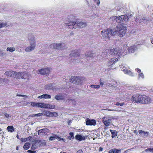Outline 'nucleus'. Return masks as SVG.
Segmentation results:
<instances>
[{
  "label": "nucleus",
  "instance_id": "1",
  "mask_svg": "<svg viewBox=\"0 0 153 153\" xmlns=\"http://www.w3.org/2000/svg\"><path fill=\"white\" fill-rule=\"evenodd\" d=\"M126 30V27L120 24L117 26L115 30L109 28L106 30L102 31L101 34L103 37L110 38L111 36H115L118 32L119 36L122 37L125 34Z\"/></svg>",
  "mask_w": 153,
  "mask_h": 153
},
{
  "label": "nucleus",
  "instance_id": "2",
  "mask_svg": "<svg viewBox=\"0 0 153 153\" xmlns=\"http://www.w3.org/2000/svg\"><path fill=\"white\" fill-rule=\"evenodd\" d=\"M123 50L120 48H116L110 50V53L112 55H114L118 57L124 56V52Z\"/></svg>",
  "mask_w": 153,
  "mask_h": 153
},
{
  "label": "nucleus",
  "instance_id": "3",
  "mask_svg": "<svg viewBox=\"0 0 153 153\" xmlns=\"http://www.w3.org/2000/svg\"><path fill=\"white\" fill-rule=\"evenodd\" d=\"M113 19H115L116 22L118 23H121L123 21L127 22L128 19V17L126 15H121L118 16H114L112 18Z\"/></svg>",
  "mask_w": 153,
  "mask_h": 153
},
{
  "label": "nucleus",
  "instance_id": "4",
  "mask_svg": "<svg viewBox=\"0 0 153 153\" xmlns=\"http://www.w3.org/2000/svg\"><path fill=\"white\" fill-rule=\"evenodd\" d=\"M143 95L137 94L134 95L131 98V99L134 102H139L142 103Z\"/></svg>",
  "mask_w": 153,
  "mask_h": 153
},
{
  "label": "nucleus",
  "instance_id": "5",
  "mask_svg": "<svg viewBox=\"0 0 153 153\" xmlns=\"http://www.w3.org/2000/svg\"><path fill=\"white\" fill-rule=\"evenodd\" d=\"M120 68L122 71L125 74H127L131 76H133L134 74L130 70H128L129 67L126 64H123L120 66Z\"/></svg>",
  "mask_w": 153,
  "mask_h": 153
},
{
  "label": "nucleus",
  "instance_id": "6",
  "mask_svg": "<svg viewBox=\"0 0 153 153\" xmlns=\"http://www.w3.org/2000/svg\"><path fill=\"white\" fill-rule=\"evenodd\" d=\"M118 59L116 58H113L109 60L107 63V65L108 66H111L110 68L111 69L115 68V67H113V65L115 64V63L117 62Z\"/></svg>",
  "mask_w": 153,
  "mask_h": 153
},
{
  "label": "nucleus",
  "instance_id": "7",
  "mask_svg": "<svg viewBox=\"0 0 153 153\" xmlns=\"http://www.w3.org/2000/svg\"><path fill=\"white\" fill-rule=\"evenodd\" d=\"M113 119V117H109L108 118H106L105 120V117L103 118V120H102V122L106 126H108L111 125L112 123L111 122V119Z\"/></svg>",
  "mask_w": 153,
  "mask_h": 153
},
{
  "label": "nucleus",
  "instance_id": "8",
  "mask_svg": "<svg viewBox=\"0 0 153 153\" xmlns=\"http://www.w3.org/2000/svg\"><path fill=\"white\" fill-rule=\"evenodd\" d=\"M35 43L34 41L30 42V45L27 47L25 49V51L27 52H30L35 49Z\"/></svg>",
  "mask_w": 153,
  "mask_h": 153
},
{
  "label": "nucleus",
  "instance_id": "9",
  "mask_svg": "<svg viewBox=\"0 0 153 153\" xmlns=\"http://www.w3.org/2000/svg\"><path fill=\"white\" fill-rule=\"evenodd\" d=\"M76 21L73 22L70 21L68 23H65V26H68V27L69 28H75L76 29Z\"/></svg>",
  "mask_w": 153,
  "mask_h": 153
},
{
  "label": "nucleus",
  "instance_id": "10",
  "mask_svg": "<svg viewBox=\"0 0 153 153\" xmlns=\"http://www.w3.org/2000/svg\"><path fill=\"white\" fill-rule=\"evenodd\" d=\"M49 130L46 128L40 129L38 131V134L40 136L45 135L49 133Z\"/></svg>",
  "mask_w": 153,
  "mask_h": 153
},
{
  "label": "nucleus",
  "instance_id": "11",
  "mask_svg": "<svg viewBox=\"0 0 153 153\" xmlns=\"http://www.w3.org/2000/svg\"><path fill=\"white\" fill-rule=\"evenodd\" d=\"M64 44L62 43H54L51 45V48H53L54 49H62L64 46Z\"/></svg>",
  "mask_w": 153,
  "mask_h": 153
},
{
  "label": "nucleus",
  "instance_id": "12",
  "mask_svg": "<svg viewBox=\"0 0 153 153\" xmlns=\"http://www.w3.org/2000/svg\"><path fill=\"white\" fill-rule=\"evenodd\" d=\"M151 102L152 100L150 97L145 95H143L142 103L148 104L150 103Z\"/></svg>",
  "mask_w": 153,
  "mask_h": 153
},
{
  "label": "nucleus",
  "instance_id": "13",
  "mask_svg": "<svg viewBox=\"0 0 153 153\" xmlns=\"http://www.w3.org/2000/svg\"><path fill=\"white\" fill-rule=\"evenodd\" d=\"M46 104L43 103H36L32 102L31 103V105L33 107H39L40 108H45Z\"/></svg>",
  "mask_w": 153,
  "mask_h": 153
},
{
  "label": "nucleus",
  "instance_id": "14",
  "mask_svg": "<svg viewBox=\"0 0 153 153\" xmlns=\"http://www.w3.org/2000/svg\"><path fill=\"white\" fill-rule=\"evenodd\" d=\"M39 72L40 74L45 75L48 74L50 72V70L49 68H45L40 70Z\"/></svg>",
  "mask_w": 153,
  "mask_h": 153
},
{
  "label": "nucleus",
  "instance_id": "15",
  "mask_svg": "<svg viewBox=\"0 0 153 153\" xmlns=\"http://www.w3.org/2000/svg\"><path fill=\"white\" fill-rule=\"evenodd\" d=\"M15 73H16V71H6L4 74L7 76L14 77L15 76Z\"/></svg>",
  "mask_w": 153,
  "mask_h": 153
},
{
  "label": "nucleus",
  "instance_id": "16",
  "mask_svg": "<svg viewBox=\"0 0 153 153\" xmlns=\"http://www.w3.org/2000/svg\"><path fill=\"white\" fill-rule=\"evenodd\" d=\"M86 25H87L86 23L76 21V26L77 27L76 28H83L85 27Z\"/></svg>",
  "mask_w": 153,
  "mask_h": 153
},
{
  "label": "nucleus",
  "instance_id": "17",
  "mask_svg": "<svg viewBox=\"0 0 153 153\" xmlns=\"http://www.w3.org/2000/svg\"><path fill=\"white\" fill-rule=\"evenodd\" d=\"M86 124L87 125L94 126L96 124V121L94 120H91L89 119H87L86 121Z\"/></svg>",
  "mask_w": 153,
  "mask_h": 153
},
{
  "label": "nucleus",
  "instance_id": "18",
  "mask_svg": "<svg viewBox=\"0 0 153 153\" xmlns=\"http://www.w3.org/2000/svg\"><path fill=\"white\" fill-rule=\"evenodd\" d=\"M135 70L138 73V79H140L141 78L142 79H144V75L143 74L142 72H141L140 69L138 68H137L135 69Z\"/></svg>",
  "mask_w": 153,
  "mask_h": 153
},
{
  "label": "nucleus",
  "instance_id": "19",
  "mask_svg": "<svg viewBox=\"0 0 153 153\" xmlns=\"http://www.w3.org/2000/svg\"><path fill=\"white\" fill-rule=\"evenodd\" d=\"M55 139H57L59 141H60L61 140H62L63 141H65L64 139L63 138H61L60 137H59L57 135L54 134L53 135V136H51L49 138V140H54Z\"/></svg>",
  "mask_w": 153,
  "mask_h": 153
},
{
  "label": "nucleus",
  "instance_id": "20",
  "mask_svg": "<svg viewBox=\"0 0 153 153\" xmlns=\"http://www.w3.org/2000/svg\"><path fill=\"white\" fill-rule=\"evenodd\" d=\"M137 49V46L134 45L128 48V51L129 52L134 53L136 51Z\"/></svg>",
  "mask_w": 153,
  "mask_h": 153
},
{
  "label": "nucleus",
  "instance_id": "21",
  "mask_svg": "<svg viewBox=\"0 0 153 153\" xmlns=\"http://www.w3.org/2000/svg\"><path fill=\"white\" fill-rule=\"evenodd\" d=\"M38 98L39 99H50L51 98V96L50 95L47 94H43L39 96Z\"/></svg>",
  "mask_w": 153,
  "mask_h": 153
},
{
  "label": "nucleus",
  "instance_id": "22",
  "mask_svg": "<svg viewBox=\"0 0 153 153\" xmlns=\"http://www.w3.org/2000/svg\"><path fill=\"white\" fill-rule=\"evenodd\" d=\"M110 131L111 134V137L112 138L116 137L117 134V132L115 130L110 129Z\"/></svg>",
  "mask_w": 153,
  "mask_h": 153
},
{
  "label": "nucleus",
  "instance_id": "23",
  "mask_svg": "<svg viewBox=\"0 0 153 153\" xmlns=\"http://www.w3.org/2000/svg\"><path fill=\"white\" fill-rule=\"evenodd\" d=\"M120 152L121 150L116 149H111L109 151V153H120Z\"/></svg>",
  "mask_w": 153,
  "mask_h": 153
},
{
  "label": "nucleus",
  "instance_id": "24",
  "mask_svg": "<svg viewBox=\"0 0 153 153\" xmlns=\"http://www.w3.org/2000/svg\"><path fill=\"white\" fill-rule=\"evenodd\" d=\"M30 76V74L26 72L22 73V79H26Z\"/></svg>",
  "mask_w": 153,
  "mask_h": 153
},
{
  "label": "nucleus",
  "instance_id": "25",
  "mask_svg": "<svg viewBox=\"0 0 153 153\" xmlns=\"http://www.w3.org/2000/svg\"><path fill=\"white\" fill-rule=\"evenodd\" d=\"M75 139L79 141H81L85 139V137H83L81 135L78 134L75 136Z\"/></svg>",
  "mask_w": 153,
  "mask_h": 153
},
{
  "label": "nucleus",
  "instance_id": "26",
  "mask_svg": "<svg viewBox=\"0 0 153 153\" xmlns=\"http://www.w3.org/2000/svg\"><path fill=\"white\" fill-rule=\"evenodd\" d=\"M30 146V143H26L24 144L23 148L25 150L28 149Z\"/></svg>",
  "mask_w": 153,
  "mask_h": 153
},
{
  "label": "nucleus",
  "instance_id": "27",
  "mask_svg": "<svg viewBox=\"0 0 153 153\" xmlns=\"http://www.w3.org/2000/svg\"><path fill=\"white\" fill-rule=\"evenodd\" d=\"M22 73L17 72H16V74L15 75V76L14 77V78L22 79Z\"/></svg>",
  "mask_w": 153,
  "mask_h": 153
},
{
  "label": "nucleus",
  "instance_id": "28",
  "mask_svg": "<svg viewBox=\"0 0 153 153\" xmlns=\"http://www.w3.org/2000/svg\"><path fill=\"white\" fill-rule=\"evenodd\" d=\"M55 98L57 100H59L63 99V97L60 94H58L56 95L55 97Z\"/></svg>",
  "mask_w": 153,
  "mask_h": 153
},
{
  "label": "nucleus",
  "instance_id": "29",
  "mask_svg": "<svg viewBox=\"0 0 153 153\" xmlns=\"http://www.w3.org/2000/svg\"><path fill=\"white\" fill-rule=\"evenodd\" d=\"M75 83L79 84L82 82V79L80 77H76Z\"/></svg>",
  "mask_w": 153,
  "mask_h": 153
},
{
  "label": "nucleus",
  "instance_id": "30",
  "mask_svg": "<svg viewBox=\"0 0 153 153\" xmlns=\"http://www.w3.org/2000/svg\"><path fill=\"white\" fill-rule=\"evenodd\" d=\"M55 105H52L50 104H46L45 108L48 109H53L55 108Z\"/></svg>",
  "mask_w": 153,
  "mask_h": 153
},
{
  "label": "nucleus",
  "instance_id": "31",
  "mask_svg": "<svg viewBox=\"0 0 153 153\" xmlns=\"http://www.w3.org/2000/svg\"><path fill=\"white\" fill-rule=\"evenodd\" d=\"M7 130L9 132H12L14 131V128L13 126H9L7 127Z\"/></svg>",
  "mask_w": 153,
  "mask_h": 153
},
{
  "label": "nucleus",
  "instance_id": "32",
  "mask_svg": "<svg viewBox=\"0 0 153 153\" xmlns=\"http://www.w3.org/2000/svg\"><path fill=\"white\" fill-rule=\"evenodd\" d=\"M30 136H29L27 138H22L21 139V141L22 142H26L27 141H28L30 140Z\"/></svg>",
  "mask_w": 153,
  "mask_h": 153
},
{
  "label": "nucleus",
  "instance_id": "33",
  "mask_svg": "<svg viewBox=\"0 0 153 153\" xmlns=\"http://www.w3.org/2000/svg\"><path fill=\"white\" fill-rule=\"evenodd\" d=\"M94 53L91 52H87L86 53L85 56L89 57H91L93 56Z\"/></svg>",
  "mask_w": 153,
  "mask_h": 153
},
{
  "label": "nucleus",
  "instance_id": "34",
  "mask_svg": "<svg viewBox=\"0 0 153 153\" xmlns=\"http://www.w3.org/2000/svg\"><path fill=\"white\" fill-rule=\"evenodd\" d=\"M52 112L49 111H47L45 112L44 113V114L48 117H52Z\"/></svg>",
  "mask_w": 153,
  "mask_h": 153
},
{
  "label": "nucleus",
  "instance_id": "35",
  "mask_svg": "<svg viewBox=\"0 0 153 153\" xmlns=\"http://www.w3.org/2000/svg\"><path fill=\"white\" fill-rule=\"evenodd\" d=\"M15 50V48L13 47H8L7 48V51L10 52H13Z\"/></svg>",
  "mask_w": 153,
  "mask_h": 153
},
{
  "label": "nucleus",
  "instance_id": "36",
  "mask_svg": "<svg viewBox=\"0 0 153 153\" xmlns=\"http://www.w3.org/2000/svg\"><path fill=\"white\" fill-rule=\"evenodd\" d=\"M36 143H32V146L31 147V149L32 150H34L36 149L37 148V146L36 145Z\"/></svg>",
  "mask_w": 153,
  "mask_h": 153
},
{
  "label": "nucleus",
  "instance_id": "37",
  "mask_svg": "<svg viewBox=\"0 0 153 153\" xmlns=\"http://www.w3.org/2000/svg\"><path fill=\"white\" fill-rule=\"evenodd\" d=\"M75 77L76 76H71L70 79V82L74 83H75Z\"/></svg>",
  "mask_w": 153,
  "mask_h": 153
},
{
  "label": "nucleus",
  "instance_id": "38",
  "mask_svg": "<svg viewBox=\"0 0 153 153\" xmlns=\"http://www.w3.org/2000/svg\"><path fill=\"white\" fill-rule=\"evenodd\" d=\"M29 141L34 143H36L37 141L36 140L34 139V138L31 136H30V138Z\"/></svg>",
  "mask_w": 153,
  "mask_h": 153
},
{
  "label": "nucleus",
  "instance_id": "39",
  "mask_svg": "<svg viewBox=\"0 0 153 153\" xmlns=\"http://www.w3.org/2000/svg\"><path fill=\"white\" fill-rule=\"evenodd\" d=\"M90 87L98 89L100 88V85H92L90 86Z\"/></svg>",
  "mask_w": 153,
  "mask_h": 153
},
{
  "label": "nucleus",
  "instance_id": "40",
  "mask_svg": "<svg viewBox=\"0 0 153 153\" xmlns=\"http://www.w3.org/2000/svg\"><path fill=\"white\" fill-rule=\"evenodd\" d=\"M146 152H152L153 153V148H151L147 149H146L145 151Z\"/></svg>",
  "mask_w": 153,
  "mask_h": 153
},
{
  "label": "nucleus",
  "instance_id": "41",
  "mask_svg": "<svg viewBox=\"0 0 153 153\" xmlns=\"http://www.w3.org/2000/svg\"><path fill=\"white\" fill-rule=\"evenodd\" d=\"M4 116L6 117V118H8L9 117H10L11 116V115L10 114H8L7 113H4Z\"/></svg>",
  "mask_w": 153,
  "mask_h": 153
},
{
  "label": "nucleus",
  "instance_id": "42",
  "mask_svg": "<svg viewBox=\"0 0 153 153\" xmlns=\"http://www.w3.org/2000/svg\"><path fill=\"white\" fill-rule=\"evenodd\" d=\"M52 117H57L58 116V114L56 112H52Z\"/></svg>",
  "mask_w": 153,
  "mask_h": 153
},
{
  "label": "nucleus",
  "instance_id": "43",
  "mask_svg": "<svg viewBox=\"0 0 153 153\" xmlns=\"http://www.w3.org/2000/svg\"><path fill=\"white\" fill-rule=\"evenodd\" d=\"M7 25L6 23H0V28L5 26Z\"/></svg>",
  "mask_w": 153,
  "mask_h": 153
},
{
  "label": "nucleus",
  "instance_id": "44",
  "mask_svg": "<svg viewBox=\"0 0 153 153\" xmlns=\"http://www.w3.org/2000/svg\"><path fill=\"white\" fill-rule=\"evenodd\" d=\"M149 132L147 131H143V136H147L149 135Z\"/></svg>",
  "mask_w": 153,
  "mask_h": 153
},
{
  "label": "nucleus",
  "instance_id": "45",
  "mask_svg": "<svg viewBox=\"0 0 153 153\" xmlns=\"http://www.w3.org/2000/svg\"><path fill=\"white\" fill-rule=\"evenodd\" d=\"M45 89L47 90H48L50 89H51V87L50 85H46L45 86Z\"/></svg>",
  "mask_w": 153,
  "mask_h": 153
},
{
  "label": "nucleus",
  "instance_id": "46",
  "mask_svg": "<svg viewBox=\"0 0 153 153\" xmlns=\"http://www.w3.org/2000/svg\"><path fill=\"white\" fill-rule=\"evenodd\" d=\"M67 101L70 102L71 103H72V104L74 103V102H75L74 100V99L68 100H67Z\"/></svg>",
  "mask_w": 153,
  "mask_h": 153
},
{
  "label": "nucleus",
  "instance_id": "47",
  "mask_svg": "<svg viewBox=\"0 0 153 153\" xmlns=\"http://www.w3.org/2000/svg\"><path fill=\"white\" fill-rule=\"evenodd\" d=\"M71 136V138L72 139L74 138V133L73 132H70L69 134Z\"/></svg>",
  "mask_w": 153,
  "mask_h": 153
},
{
  "label": "nucleus",
  "instance_id": "48",
  "mask_svg": "<svg viewBox=\"0 0 153 153\" xmlns=\"http://www.w3.org/2000/svg\"><path fill=\"white\" fill-rule=\"evenodd\" d=\"M94 2H95L96 1H97V5H99L100 3V0H93Z\"/></svg>",
  "mask_w": 153,
  "mask_h": 153
},
{
  "label": "nucleus",
  "instance_id": "49",
  "mask_svg": "<svg viewBox=\"0 0 153 153\" xmlns=\"http://www.w3.org/2000/svg\"><path fill=\"white\" fill-rule=\"evenodd\" d=\"M27 152L29 153H35L36 152V151H31L30 150H28Z\"/></svg>",
  "mask_w": 153,
  "mask_h": 153
},
{
  "label": "nucleus",
  "instance_id": "50",
  "mask_svg": "<svg viewBox=\"0 0 153 153\" xmlns=\"http://www.w3.org/2000/svg\"><path fill=\"white\" fill-rule=\"evenodd\" d=\"M138 132L140 135H143V131L142 130H139L138 131Z\"/></svg>",
  "mask_w": 153,
  "mask_h": 153
},
{
  "label": "nucleus",
  "instance_id": "51",
  "mask_svg": "<svg viewBox=\"0 0 153 153\" xmlns=\"http://www.w3.org/2000/svg\"><path fill=\"white\" fill-rule=\"evenodd\" d=\"M41 114H42V113H39L35 115H33L34 116H40Z\"/></svg>",
  "mask_w": 153,
  "mask_h": 153
},
{
  "label": "nucleus",
  "instance_id": "52",
  "mask_svg": "<svg viewBox=\"0 0 153 153\" xmlns=\"http://www.w3.org/2000/svg\"><path fill=\"white\" fill-rule=\"evenodd\" d=\"M125 104H126V103L125 102H122V103H120V106H122L124 105H126Z\"/></svg>",
  "mask_w": 153,
  "mask_h": 153
},
{
  "label": "nucleus",
  "instance_id": "53",
  "mask_svg": "<svg viewBox=\"0 0 153 153\" xmlns=\"http://www.w3.org/2000/svg\"><path fill=\"white\" fill-rule=\"evenodd\" d=\"M32 102H26V105L27 106H29V105H31V103Z\"/></svg>",
  "mask_w": 153,
  "mask_h": 153
},
{
  "label": "nucleus",
  "instance_id": "54",
  "mask_svg": "<svg viewBox=\"0 0 153 153\" xmlns=\"http://www.w3.org/2000/svg\"><path fill=\"white\" fill-rule=\"evenodd\" d=\"M101 80V79H100V86H101V87H102L103 85V83L101 81H100Z\"/></svg>",
  "mask_w": 153,
  "mask_h": 153
},
{
  "label": "nucleus",
  "instance_id": "55",
  "mask_svg": "<svg viewBox=\"0 0 153 153\" xmlns=\"http://www.w3.org/2000/svg\"><path fill=\"white\" fill-rule=\"evenodd\" d=\"M82 152V151L81 150H79L76 152L77 153H81Z\"/></svg>",
  "mask_w": 153,
  "mask_h": 153
},
{
  "label": "nucleus",
  "instance_id": "56",
  "mask_svg": "<svg viewBox=\"0 0 153 153\" xmlns=\"http://www.w3.org/2000/svg\"><path fill=\"white\" fill-rule=\"evenodd\" d=\"M120 105V103L119 102H117L115 104V105H117V106H119Z\"/></svg>",
  "mask_w": 153,
  "mask_h": 153
},
{
  "label": "nucleus",
  "instance_id": "57",
  "mask_svg": "<svg viewBox=\"0 0 153 153\" xmlns=\"http://www.w3.org/2000/svg\"><path fill=\"white\" fill-rule=\"evenodd\" d=\"M76 59H74L73 60V61H72L73 62H80L79 61V60H78V61L77 60V61H76Z\"/></svg>",
  "mask_w": 153,
  "mask_h": 153
},
{
  "label": "nucleus",
  "instance_id": "58",
  "mask_svg": "<svg viewBox=\"0 0 153 153\" xmlns=\"http://www.w3.org/2000/svg\"><path fill=\"white\" fill-rule=\"evenodd\" d=\"M102 147H100L99 149V151L100 152L102 151Z\"/></svg>",
  "mask_w": 153,
  "mask_h": 153
},
{
  "label": "nucleus",
  "instance_id": "59",
  "mask_svg": "<svg viewBox=\"0 0 153 153\" xmlns=\"http://www.w3.org/2000/svg\"><path fill=\"white\" fill-rule=\"evenodd\" d=\"M2 52L1 50H0V56H2Z\"/></svg>",
  "mask_w": 153,
  "mask_h": 153
},
{
  "label": "nucleus",
  "instance_id": "60",
  "mask_svg": "<svg viewBox=\"0 0 153 153\" xmlns=\"http://www.w3.org/2000/svg\"><path fill=\"white\" fill-rule=\"evenodd\" d=\"M17 96H22V97H24L25 96L24 95H19L18 94H17Z\"/></svg>",
  "mask_w": 153,
  "mask_h": 153
},
{
  "label": "nucleus",
  "instance_id": "61",
  "mask_svg": "<svg viewBox=\"0 0 153 153\" xmlns=\"http://www.w3.org/2000/svg\"><path fill=\"white\" fill-rule=\"evenodd\" d=\"M68 139L69 140H71V139H72V138H71V137L69 136L68 137Z\"/></svg>",
  "mask_w": 153,
  "mask_h": 153
},
{
  "label": "nucleus",
  "instance_id": "62",
  "mask_svg": "<svg viewBox=\"0 0 153 153\" xmlns=\"http://www.w3.org/2000/svg\"><path fill=\"white\" fill-rule=\"evenodd\" d=\"M151 43L153 44V39H152V40H151Z\"/></svg>",
  "mask_w": 153,
  "mask_h": 153
},
{
  "label": "nucleus",
  "instance_id": "63",
  "mask_svg": "<svg viewBox=\"0 0 153 153\" xmlns=\"http://www.w3.org/2000/svg\"><path fill=\"white\" fill-rule=\"evenodd\" d=\"M16 137H17L18 139H19V137L18 135H17Z\"/></svg>",
  "mask_w": 153,
  "mask_h": 153
},
{
  "label": "nucleus",
  "instance_id": "64",
  "mask_svg": "<svg viewBox=\"0 0 153 153\" xmlns=\"http://www.w3.org/2000/svg\"><path fill=\"white\" fill-rule=\"evenodd\" d=\"M73 56H77V55H73Z\"/></svg>",
  "mask_w": 153,
  "mask_h": 153
}]
</instances>
